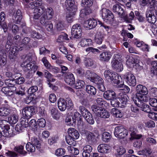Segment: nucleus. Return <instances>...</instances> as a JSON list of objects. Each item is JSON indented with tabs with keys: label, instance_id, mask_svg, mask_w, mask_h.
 Instances as JSON below:
<instances>
[{
	"label": "nucleus",
	"instance_id": "32",
	"mask_svg": "<svg viewBox=\"0 0 157 157\" xmlns=\"http://www.w3.org/2000/svg\"><path fill=\"white\" fill-rule=\"evenodd\" d=\"M118 83H119L116 84L115 86L116 88L125 90L126 93L129 92L130 89L128 86L124 85L123 83H121L120 80H119V82Z\"/></svg>",
	"mask_w": 157,
	"mask_h": 157
},
{
	"label": "nucleus",
	"instance_id": "60",
	"mask_svg": "<svg viewBox=\"0 0 157 157\" xmlns=\"http://www.w3.org/2000/svg\"><path fill=\"white\" fill-rule=\"evenodd\" d=\"M147 143L150 145H156L157 143V141L151 137H148L146 140Z\"/></svg>",
	"mask_w": 157,
	"mask_h": 157
},
{
	"label": "nucleus",
	"instance_id": "51",
	"mask_svg": "<svg viewBox=\"0 0 157 157\" xmlns=\"http://www.w3.org/2000/svg\"><path fill=\"white\" fill-rule=\"evenodd\" d=\"M110 136L109 133L104 132L102 134V140L105 142H107L109 141L110 139Z\"/></svg>",
	"mask_w": 157,
	"mask_h": 157
},
{
	"label": "nucleus",
	"instance_id": "22",
	"mask_svg": "<svg viewBox=\"0 0 157 157\" xmlns=\"http://www.w3.org/2000/svg\"><path fill=\"white\" fill-rule=\"evenodd\" d=\"M16 87H9V86L4 87L2 88V91L5 94L8 96H12L16 90Z\"/></svg>",
	"mask_w": 157,
	"mask_h": 157
},
{
	"label": "nucleus",
	"instance_id": "7",
	"mask_svg": "<svg viewBox=\"0 0 157 157\" xmlns=\"http://www.w3.org/2000/svg\"><path fill=\"white\" fill-rule=\"evenodd\" d=\"M104 21L106 22H113L114 21L113 13L109 10L103 8L100 11Z\"/></svg>",
	"mask_w": 157,
	"mask_h": 157
},
{
	"label": "nucleus",
	"instance_id": "54",
	"mask_svg": "<svg viewBox=\"0 0 157 157\" xmlns=\"http://www.w3.org/2000/svg\"><path fill=\"white\" fill-rule=\"evenodd\" d=\"M131 110L132 111V115H134L133 117H135L139 113V109L137 106L132 105L130 107Z\"/></svg>",
	"mask_w": 157,
	"mask_h": 157
},
{
	"label": "nucleus",
	"instance_id": "12",
	"mask_svg": "<svg viewBox=\"0 0 157 157\" xmlns=\"http://www.w3.org/2000/svg\"><path fill=\"white\" fill-rule=\"evenodd\" d=\"M123 6H122L119 4H115L113 6V12L121 18H127V13L123 8Z\"/></svg>",
	"mask_w": 157,
	"mask_h": 157
},
{
	"label": "nucleus",
	"instance_id": "43",
	"mask_svg": "<svg viewBox=\"0 0 157 157\" xmlns=\"http://www.w3.org/2000/svg\"><path fill=\"white\" fill-rule=\"evenodd\" d=\"M103 108L101 107L100 106L97 105H92L91 109L92 111L97 115H99V113L101 112V110Z\"/></svg>",
	"mask_w": 157,
	"mask_h": 157
},
{
	"label": "nucleus",
	"instance_id": "3",
	"mask_svg": "<svg viewBox=\"0 0 157 157\" xmlns=\"http://www.w3.org/2000/svg\"><path fill=\"white\" fill-rule=\"evenodd\" d=\"M104 75L105 80L112 83L114 86L119 82V76L117 73L113 72L110 70H106L104 72Z\"/></svg>",
	"mask_w": 157,
	"mask_h": 157
},
{
	"label": "nucleus",
	"instance_id": "46",
	"mask_svg": "<svg viewBox=\"0 0 157 157\" xmlns=\"http://www.w3.org/2000/svg\"><path fill=\"white\" fill-rule=\"evenodd\" d=\"M85 51L88 54L91 53L95 54L96 53H99L100 51L97 48H94L92 47H89L85 49Z\"/></svg>",
	"mask_w": 157,
	"mask_h": 157
},
{
	"label": "nucleus",
	"instance_id": "48",
	"mask_svg": "<svg viewBox=\"0 0 157 157\" xmlns=\"http://www.w3.org/2000/svg\"><path fill=\"white\" fill-rule=\"evenodd\" d=\"M64 40H68L69 39L67 37V34L63 33L59 35L56 41L57 43H61Z\"/></svg>",
	"mask_w": 157,
	"mask_h": 157
},
{
	"label": "nucleus",
	"instance_id": "38",
	"mask_svg": "<svg viewBox=\"0 0 157 157\" xmlns=\"http://www.w3.org/2000/svg\"><path fill=\"white\" fill-rule=\"evenodd\" d=\"M104 38V35L100 33H98L96 34L95 39V42L98 44H101Z\"/></svg>",
	"mask_w": 157,
	"mask_h": 157
},
{
	"label": "nucleus",
	"instance_id": "40",
	"mask_svg": "<svg viewBox=\"0 0 157 157\" xmlns=\"http://www.w3.org/2000/svg\"><path fill=\"white\" fill-rule=\"evenodd\" d=\"M21 37L18 35H16L13 37V44H15L16 46H14L15 47H19L21 45L23 44V47H24L23 44H22L21 42Z\"/></svg>",
	"mask_w": 157,
	"mask_h": 157
},
{
	"label": "nucleus",
	"instance_id": "15",
	"mask_svg": "<svg viewBox=\"0 0 157 157\" xmlns=\"http://www.w3.org/2000/svg\"><path fill=\"white\" fill-rule=\"evenodd\" d=\"M23 45L21 44L19 47L13 46L12 48H9L8 51H6V52L9 53V56L10 59H13L16 56V52L21 51L22 50Z\"/></svg>",
	"mask_w": 157,
	"mask_h": 157
},
{
	"label": "nucleus",
	"instance_id": "13",
	"mask_svg": "<svg viewBox=\"0 0 157 157\" xmlns=\"http://www.w3.org/2000/svg\"><path fill=\"white\" fill-rule=\"evenodd\" d=\"M82 32L81 26L79 24H76L73 25L71 30V35L73 37L76 38L81 37Z\"/></svg>",
	"mask_w": 157,
	"mask_h": 157
},
{
	"label": "nucleus",
	"instance_id": "39",
	"mask_svg": "<svg viewBox=\"0 0 157 157\" xmlns=\"http://www.w3.org/2000/svg\"><path fill=\"white\" fill-rule=\"evenodd\" d=\"M48 17L46 12L45 11L43 14L40 20V22L43 25H46L50 21L49 20L50 19H48Z\"/></svg>",
	"mask_w": 157,
	"mask_h": 157
},
{
	"label": "nucleus",
	"instance_id": "59",
	"mask_svg": "<svg viewBox=\"0 0 157 157\" xmlns=\"http://www.w3.org/2000/svg\"><path fill=\"white\" fill-rule=\"evenodd\" d=\"M65 121L68 125L73 124V123L75 122L76 120L71 116H67L65 119Z\"/></svg>",
	"mask_w": 157,
	"mask_h": 157
},
{
	"label": "nucleus",
	"instance_id": "11",
	"mask_svg": "<svg viewBox=\"0 0 157 157\" xmlns=\"http://www.w3.org/2000/svg\"><path fill=\"white\" fill-rule=\"evenodd\" d=\"M156 9H147L146 11L145 15L146 20L149 23H155L156 21V18L154 15L155 13Z\"/></svg>",
	"mask_w": 157,
	"mask_h": 157
},
{
	"label": "nucleus",
	"instance_id": "4",
	"mask_svg": "<svg viewBox=\"0 0 157 157\" xmlns=\"http://www.w3.org/2000/svg\"><path fill=\"white\" fill-rule=\"evenodd\" d=\"M59 109L61 111H64L66 108L69 109L73 106L72 101L70 98H66L65 99L60 98L57 102Z\"/></svg>",
	"mask_w": 157,
	"mask_h": 157
},
{
	"label": "nucleus",
	"instance_id": "16",
	"mask_svg": "<svg viewBox=\"0 0 157 157\" xmlns=\"http://www.w3.org/2000/svg\"><path fill=\"white\" fill-rule=\"evenodd\" d=\"M10 126L8 124L4 126L2 128V136L5 137H12L14 136L12 129H10Z\"/></svg>",
	"mask_w": 157,
	"mask_h": 157
},
{
	"label": "nucleus",
	"instance_id": "53",
	"mask_svg": "<svg viewBox=\"0 0 157 157\" xmlns=\"http://www.w3.org/2000/svg\"><path fill=\"white\" fill-rule=\"evenodd\" d=\"M117 154L118 155H122L126 152L125 148L122 146H118L116 147Z\"/></svg>",
	"mask_w": 157,
	"mask_h": 157
},
{
	"label": "nucleus",
	"instance_id": "33",
	"mask_svg": "<svg viewBox=\"0 0 157 157\" xmlns=\"http://www.w3.org/2000/svg\"><path fill=\"white\" fill-rule=\"evenodd\" d=\"M86 92L89 94L94 95L96 93V89L93 86L87 85L86 86Z\"/></svg>",
	"mask_w": 157,
	"mask_h": 157
},
{
	"label": "nucleus",
	"instance_id": "17",
	"mask_svg": "<svg viewBox=\"0 0 157 157\" xmlns=\"http://www.w3.org/2000/svg\"><path fill=\"white\" fill-rule=\"evenodd\" d=\"M112 55V53L109 51H104L100 55L99 59L102 62H108L111 59Z\"/></svg>",
	"mask_w": 157,
	"mask_h": 157
},
{
	"label": "nucleus",
	"instance_id": "5",
	"mask_svg": "<svg viewBox=\"0 0 157 157\" xmlns=\"http://www.w3.org/2000/svg\"><path fill=\"white\" fill-rule=\"evenodd\" d=\"M61 2L63 7L69 11L75 13L77 10V6L75 5L74 0H61Z\"/></svg>",
	"mask_w": 157,
	"mask_h": 157
},
{
	"label": "nucleus",
	"instance_id": "36",
	"mask_svg": "<svg viewBox=\"0 0 157 157\" xmlns=\"http://www.w3.org/2000/svg\"><path fill=\"white\" fill-rule=\"evenodd\" d=\"M88 28L90 29L95 28L97 25L98 22L94 18H90L87 21Z\"/></svg>",
	"mask_w": 157,
	"mask_h": 157
},
{
	"label": "nucleus",
	"instance_id": "64",
	"mask_svg": "<svg viewBox=\"0 0 157 157\" xmlns=\"http://www.w3.org/2000/svg\"><path fill=\"white\" fill-rule=\"evenodd\" d=\"M150 105L152 107L157 108V99L155 98H150L149 99Z\"/></svg>",
	"mask_w": 157,
	"mask_h": 157
},
{
	"label": "nucleus",
	"instance_id": "49",
	"mask_svg": "<svg viewBox=\"0 0 157 157\" xmlns=\"http://www.w3.org/2000/svg\"><path fill=\"white\" fill-rule=\"evenodd\" d=\"M93 0H82L81 5L82 6L90 7L92 6Z\"/></svg>",
	"mask_w": 157,
	"mask_h": 157
},
{
	"label": "nucleus",
	"instance_id": "14",
	"mask_svg": "<svg viewBox=\"0 0 157 157\" xmlns=\"http://www.w3.org/2000/svg\"><path fill=\"white\" fill-rule=\"evenodd\" d=\"M82 133L85 134L86 140L89 144L92 145L96 143V136L93 133L86 130H83Z\"/></svg>",
	"mask_w": 157,
	"mask_h": 157
},
{
	"label": "nucleus",
	"instance_id": "37",
	"mask_svg": "<svg viewBox=\"0 0 157 157\" xmlns=\"http://www.w3.org/2000/svg\"><path fill=\"white\" fill-rule=\"evenodd\" d=\"M10 113V109L5 107L0 108V116L6 117Z\"/></svg>",
	"mask_w": 157,
	"mask_h": 157
},
{
	"label": "nucleus",
	"instance_id": "9",
	"mask_svg": "<svg viewBox=\"0 0 157 157\" xmlns=\"http://www.w3.org/2000/svg\"><path fill=\"white\" fill-rule=\"evenodd\" d=\"M37 112V108L33 106H31L24 108L22 110V113L23 117L26 118H29L35 114Z\"/></svg>",
	"mask_w": 157,
	"mask_h": 157
},
{
	"label": "nucleus",
	"instance_id": "57",
	"mask_svg": "<svg viewBox=\"0 0 157 157\" xmlns=\"http://www.w3.org/2000/svg\"><path fill=\"white\" fill-rule=\"evenodd\" d=\"M96 101L97 105L103 108L105 106V104L106 103V101H105L103 98H98L96 100Z\"/></svg>",
	"mask_w": 157,
	"mask_h": 157
},
{
	"label": "nucleus",
	"instance_id": "26",
	"mask_svg": "<svg viewBox=\"0 0 157 157\" xmlns=\"http://www.w3.org/2000/svg\"><path fill=\"white\" fill-rule=\"evenodd\" d=\"M68 135L75 139H78L79 136V134L78 131L73 128H69L68 130Z\"/></svg>",
	"mask_w": 157,
	"mask_h": 157
},
{
	"label": "nucleus",
	"instance_id": "63",
	"mask_svg": "<svg viewBox=\"0 0 157 157\" xmlns=\"http://www.w3.org/2000/svg\"><path fill=\"white\" fill-rule=\"evenodd\" d=\"M38 126L39 127H44L45 126V120L43 118L39 119L37 121Z\"/></svg>",
	"mask_w": 157,
	"mask_h": 157
},
{
	"label": "nucleus",
	"instance_id": "44",
	"mask_svg": "<svg viewBox=\"0 0 157 157\" xmlns=\"http://www.w3.org/2000/svg\"><path fill=\"white\" fill-rule=\"evenodd\" d=\"M86 75L87 78L90 79L91 82H92V80H94V78L97 77L98 75L95 73L90 70L87 71Z\"/></svg>",
	"mask_w": 157,
	"mask_h": 157
},
{
	"label": "nucleus",
	"instance_id": "45",
	"mask_svg": "<svg viewBox=\"0 0 157 157\" xmlns=\"http://www.w3.org/2000/svg\"><path fill=\"white\" fill-rule=\"evenodd\" d=\"M31 144L34 145L37 149L41 147V144L37 138L36 137H33L31 139Z\"/></svg>",
	"mask_w": 157,
	"mask_h": 157
},
{
	"label": "nucleus",
	"instance_id": "50",
	"mask_svg": "<svg viewBox=\"0 0 157 157\" xmlns=\"http://www.w3.org/2000/svg\"><path fill=\"white\" fill-rule=\"evenodd\" d=\"M148 6L149 8L148 9H155L157 7V1L156 0H149Z\"/></svg>",
	"mask_w": 157,
	"mask_h": 157
},
{
	"label": "nucleus",
	"instance_id": "2",
	"mask_svg": "<svg viewBox=\"0 0 157 157\" xmlns=\"http://www.w3.org/2000/svg\"><path fill=\"white\" fill-rule=\"evenodd\" d=\"M136 99L134 102L139 101H146V95L148 93L147 88L145 86L140 84L137 85L136 87Z\"/></svg>",
	"mask_w": 157,
	"mask_h": 157
},
{
	"label": "nucleus",
	"instance_id": "35",
	"mask_svg": "<svg viewBox=\"0 0 157 157\" xmlns=\"http://www.w3.org/2000/svg\"><path fill=\"white\" fill-rule=\"evenodd\" d=\"M83 61L86 67L92 66L94 64V61L93 60L89 57H85Z\"/></svg>",
	"mask_w": 157,
	"mask_h": 157
},
{
	"label": "nucleus",
	"instance_id": "24",
	"mask_svg": "<svg viewBox=\"0 0 157 157\" xmlns=\"http://www.w3.org/2000/svg\"><path fill=\"white\" fill-rule=\"evenodd\" d=\"M115 92L112 90H108L105 91L103 94L104 98L106 100H110L116 96Z\"/></svg>",
	"mask_w": 157,
	"mask_h": 157
},
{
	"label": "nucleus",
	"instance_id": "55",
	"mask_svg": "<svg viewBox=\"0 0 157 157\" xmlns=\"http://www.w3.org/2000/svg\"><path fill=\"white\" fill-rule=\"evenodd\" d=\"M35 147L31 142H28L26 145V148L27 151L30 152H33L35 150Z\"/></svg>",
	"mask_w": 157,
	"mask_h": 157
},
{
	"label": "nucleus",
	"instance_id": "21",
	"mask_svg": "<svg viewBox=\"0 0 157 157\" xmlns=\"http://www.w3.org/2000/svg\"><path fill=\"white\" fill-rule=\"evenodd\" d=\"M110 149V146L106 144H101L98 146L97 148L98 151L102 153H108Z\"/></svg>",
	"mask_w": 157,
	"mask_h": 157
},
{
	"label": "nucleus",
	"instance_id": "10",
	"mask_svg": "<svg viewBox=\"0 0 157 157\" xmlns=\"http://www.w3.org/2000/svg\"><path fill=\"white\" fill-rule=\"evenodd\" d=\"M126 64L130 68H132L135 66H138L139 60L136 55H127L126 57Z\"/></svg>",
	"mask_w": 157,
	"mask_h": 157
},
{
	"label": "nucleus",
	"instance_id": "28",
	"mask_svg": "<svg viewBox=\"0 0 157 157\" xmlns=\"http://www.w3.org/2000/svg\"><path fill=\"white\" fill-rule=\"evenodd\" d=\"M82 155L83 157H90V153L92 150V147L89 145H86L83 148Z\"/></svg>",
	"mask_w": 157,
	"mask_h": 157
},
{
	"label": "nucleus",
	"instance_id": "1",
	"mask_svg": "<svg viewBox=\"0 0 157 157\" xmlns=\"http://www.w3.org/2000/svg\"><path fill=\"white\" fill-rule=\"evenodd\" d=\"M22 58H24V60L21 64V66L24 67V71L27 72L26 74V78H31L37 70L38 66L36 65L32 66V64L29 63L32 60V57L30 54L23 55Z\"/></svg>",
	"mask_w": 157,
	"mask_h": 157
},
{
	"label": "nucleus",
	"instance_id": "20",
	"mask_svg": "<svg viewBox=\"0 0 157 157\" xmlns=\"http://www.w3.org/2000/svg\"><path fill=\"white\" fill-rule=\"evenodd\" d=\"M45 11V8L43 6L36 8L34 10V18L35 19H38L41 15H43Z\"/></svg>",
	"mask_w": 157,
	"mask_h": 157
},
{
	"label": "nucleus",
	"instance_id": "42",
	"mask_svg": "<svg viewBox=\"0 0 157 157\" xmlns=\"http://www.w3.org/2000/svg\"><path fill=\"white\" fill-rule=\"evenodd\" d=\"M14 150L23 155H25L26 154V152L24 150V147L21 145L15 147Z\"/></svg>",
	"mask_w": 157,
	"mask_h": 157
},
{
	"label": "nucleus",
	"instance_id": "41",
	"mask_svg": "<svg viewBox=\"0 0 157 157\" xmlns=\"http://www.w3.org/2000/svg\"><path fill=\"white\" fill-rule=\"evenodd\" d=\"M97 116L101 118H107L109 117L110 114L109 112L103 108Z\"/></svg>",
	"mask_w": 157,
	"mask_h": 157
},
{
	"label": "nucleus",
	"instance_id": "8",
	"mask_svg": "<svg viewBox=\"0 0 157 157\" xmlns=\"http://www.w3.org/2000/svg\"><path fill=\"white\" fill-rule=\"evenodd\" d=\"M115 136L120 139H123L128 134L127 130L122 126H118L115 128L114 132Z\"/></svg>",
	"mask_w": 157,
	"mask_h": 157
},
{
	"label": "nucleus",
	"instance_id": "25",
	"mask_svg": "<svg viewBox=\"0 0 157 157\" xmlns=\"http://www.w3.org/2000/svg\"><path fill=\"white\" fill-rule=\"evenodd\" d=\"M65 81L67 84L72 85L75 83V78L73 75L71 73H67L65 77Z\"/></svg>",
	"mask_w": 157,
	"mask_h": 157
},
{
	"label": "nucleus",
	"instance_id": "58",
	"mask_svg": "<svg viewBox=\"0 0 157 157\" xmlns=\"http://www.w3.org/2000/svg\"><path fill=\"white\" fill-rule=\"evenodd\" d=\"M74 139L68 136L66 137V142L70 145L75 146V145L76 142Z\"/></svg>",
	"mask_w": 157,
	"mask_h": 157
},
{
	"label": "nucleus",
	"instance_id": "47",
	"mask_svg": "<svg viewBox=\"0 0 157 157\" xmlns=\"http://www.w3.org/2000/svg\"><path fill=\"white\" fill-rule=\"evenodd\" d=\"M118 99L117 98V96L113 98L111 100L110 103L112 106L113 107H118L120 106V102L118 101Z\"/></svg>",
	"mask_w": 157,
	"mask_h": 157
},
{
	"label": "nucleus",
	"instance_id": "52",
	"mask_svg": "<svg viewBox=\"0 0 157 157\" xmlns=\"http://www.w3.org/2000/svg\"><path fill=\"white\" fill-rule=\"evenodd\" d=\"M13 44V42L11 40V36H8L7 38V41L6 45V51H8L9 49L12 48L11 46L12 44Z\"/></svg>",
	"mask_w": 157,
	"mask_h": 157
},
{
	"label": "nucleus",
	"instance_id": "30",
	"mask_svg": "<svg viewBox=\"0 0 157 157\" xmlns=\"http://www.w3.org/2000/svg\"><path fill=\"white\" fill-rule=\"evenodd\" d=\"M29 126L30 127L31 129L36 134H37V132H38V126L35 120L32 119L30 120L29 123Z\"/></svg>",
	"mask_w": 157,
	"mask_h": 157
},
{
	"label": "nucleus",
	"instance_id": "34",
	"mask_svg": "<svg viewBox=\"0 0 157 157\" xmlns=\"http://www.w3.org/2000/svg\"><path fill=\"white\" fill-rule=\"evenodd\" d=\"M111 113L113 116L116 118H121L123 116V114L121 111L116 108H113Z\"/></svg>",
	"mask_w": 157,
	"mask_h": 157
},
{
	"label": "nucleus",
	"instance_id": "56",
	"mask_svg": "<svg viewBox=\"0 0 157 157\" xmlns=\"http://www.w3.org/2000/svg\"><path fill=\"white\" fill-rule=\"evenodd\" d=\"M75 13H73L72 11H69V13H67L66 17L67 20L68 22L71 23L72 21Z\"/></svg>",
	"mask_w": 157,
	"mask_h": 157
},
{
	"label": "nucleus",
	"instance_id": "61",
	"mask_svg": "<svg viewBox=\"0 0 157 157\" xmlns=\"http://www.w3.org/2000/svg\"><path fill=\"white\" fill-rule=\"evenodd\" d=\"M84 82L82 80H78L76 81L75 83V88L77 89H80L84 86Z\"/></svg>",
	"mask_w": 157,
	"mask_h": 157
},
{
	"label": "nucleus",
	"instance_id": "6",
	"mask_svg": "<svg viewBox=\"0 0 157 157\" xmlns=\"http://www.w3.org/2000/svg\"><path fill=\"white\" fill-rule=\"evenodd\" d=\"M122 78L130 86H134L136 85V79L134 75L130 72L122 75Z\"/></svg>",
	"mask_w": 157,
	"mask_h": 157
},
{
	"label": "nucleus",
	"instance_id": "31",
	"mask_svg": "<svg viewBox=\"0 0 157 157\" xmlns=\"http://www.w3.org/2000/svg\"><path fill=\"white\" fill-rule=\"evenodd\" d=\"M18 117L16 114L10 115L8 118V121L10 124H16L18 120Z\"/></svg>",
	"mask_w": 157,
	"mask_h": 157
},
{
	"label": "nucleus",
	"instance_id": "23",
	"mask_svg": "<svg viewBox=\"0 0 157 157\" xmlns=\"http://www.w3.org/2000/svg\"><path fill=\"white\" fill-rule=\"evenodd\" d=\"M22 18V15L21 11L19 10L15 11L13 15V19L14 22L18 24L21 22Z\"/></svg>",
	"mask_w": 157,
	"mask_h": 157
},
{
	"label": "nucleus",
	"instance_id": "62",
	"mask_svg": "<svg viewBox=\"0 0 157 157\" xmlns=\"http://www.w3.org/2000/svg\"><path fill=\"white\" fill-rule=\"evenodd\" d=\"M92 82L95 83L97 85L100 83L103 82V79L98 75L97 77L95 78L94 80H92Z\"/></svg>",
	"mask_w": 157,
	"mask_h": 157
},
{
	"label": "nucleus",
	"instance_id": "27",
	"mask_svg": "<svg viewBox=\"0 0 157 157\" xmlns=\"http://www.w3.org/2000/svg\"><path fill=\"white\" fill-rule=\"evenodd\" d=\"M93 44L92 40L90 39L83 38L79 43L78 45L82 47H85L92 45Z\"/></svg>",
	"mask_w": 157,
	"mask_h": 157
},
{
	"label": "nucleus",
	"instance_id": "18",
	"mask_svg": "<svg viewBox=\"0 0 157 157\" xmlns=\"http://www.w3.org/2000/svg\"><path fill=\"white\" fill-rule=\"evenodd\" d=\"M111 64L113 68L117 72H120L123 70V64L115 59H113Z\"/></svg>",
	"mask_w": 157,
	"mask_h": 157
},
{
	"label": "nucleus",
	"instance_id": "19",
	"mask_svg": "<svg viewBox=\"0 0 157 157\" xmlns=\"http://www.w3.org/2000/svg\"><path fill=\"white\" fill-rule=\"evenodd\" d=\"M139 101L134 102L136 105L141 108V109L147 113H150L151 112V110L149 105L143 103V101Z\"/></svg>",
	"mask_w": 157,
	"mask_h": 157
},
{
	"label": "nucleus",
	"instance_id": "29",
	"mask_svg": "<svg viewBox=\"0 0 157 157\" xmlns=\"http://www.w3.org/2000/svg\"><path fill=\"white\" fill-rule=\"evenodd\" d=\"M117 96V98L118 99L119 101L121 104H125L127 101L128 96L127 95L123 93H119Z\"/></svg>",
	"mask_w": 157,
	"mask_h": 157
}]
</instances>
